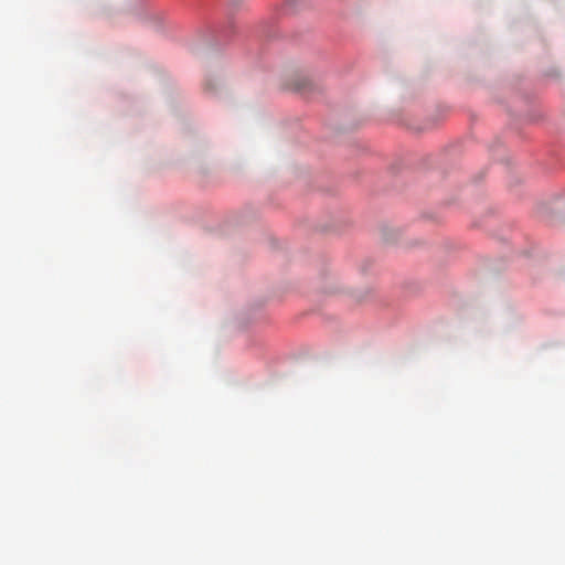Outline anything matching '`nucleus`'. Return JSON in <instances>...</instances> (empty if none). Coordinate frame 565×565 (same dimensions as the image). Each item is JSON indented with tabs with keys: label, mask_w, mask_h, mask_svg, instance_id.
Masks as SVG:
<instances>
[{
	"label": "nucleus",
	"mask_w": 565,
	"mask_h": 565,
	"mask_svg": "<svg viewBox=\"0 0 565 565\" xmlns=\"http://www.w3.org/2000/svg\"><path fill=\"white\" fill-rule=\"evenodd\" d=\"M211 84H212V79H206V82H205V89H206V90L212 89V88H211Z\"/></svg>",
	"instance_id": "nucleus-1"
}]
</instances>
